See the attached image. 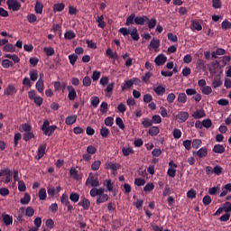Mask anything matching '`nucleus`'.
Returning a JSON list of instances; mask_svg holds the SVG:
<instances>
[{
	"label": "nucleus",
	"instance_id": "24",
	"mask_svg": "<svg viewBox=\"0 0 231 231\" xmlns=\"http://www.w3.org/2000/svg\"><path fill=\"white\" fill-rule=\"evenodd\" d=\"M223 86V81L221 80V78H215L212 81V88L214 89L217 88H221Z\"/></svg>",
	"mask_w": 231,
	"mask_h": 231
},
{
	"label": "nucleus",
	"instance_id": "34",
	"mask_svg": "<svg viewBox=\"0 0 231 231\" xmlns=\"http://www.w3.org/2000/svg\"><path fill=\"white\" fill-rule=\"evenodd\" d=\"M31 200H32V197L30 196V194L25 193L24 197L21 199L20 203L22 205H28V203H30Z\"/></svg>",
	"mask_w": 231,
	"mask_h": 231
},
{
	"label": "nucleus",
	"instance_id": "42",
	"mask_svg": "<svg viewBox=\"0 0 231 231\" xmlns=\"http://www.w3.org/2000/svg\"><path fill=\"white\" fill-rule=\"evenodd\" d=\"M64 37H65V39L71 41V39H75V37H76L75 32L68 31L65 32Z\"/></svg>",
	"mask_w": 231,
	"mask_h": 231
},
{
	"label": "nucleus",
	"instance_id": "54",
	"mask_svg": "<svg viewBox=\"0 0 231 231\" xmlns=\"http://www.w3.org/2000/svg\"><path fill=\"white\" fill-rule=\"evenodd\" d=\"M104 187H106L108 192H113V184L110 180H106L104 181Z\"/></svg>",
	"mask_w": 231,
	"mask_h": 231
},
{
	"label": "nucleus",
	"instance_id": "9",
	"mask_svg": "<svg viewBox=\"0 0 231 231\" xmlns=\"http://www.w3.org/2000/svg\"><path fill=\"white\" fill-rule=\"evenodd\" d=\"M136 79H133L127 81H125L123 85L121 86L122 91H127V89H131L133 86H134Z\"/></svg>",
	"mask_w": 231,
	"mask_h": 231
},
{
	"label": "nucleus",
	"instance_id": "5",
	"mask_svg": "<svg viewBox=\"0 0 231 231\" xmlns=\"http://www.w3.org/2000/svg\"><path fill=\"white\" fill-rule=\"evenodd\" d=\"M6 5L9 10H13V12H19L21 10V3L17 0H7Z\"/></svg>",
	"mask_w": 231,
	"mask_h": 231
},
{
	"label": "nucleus",
	"instance_id": "22",
	"mask_svg": "<svg viewBox=\"0 0 231 231\" xmlns=\"http://www.w3.org/2000/svg\"><path fill=\"white\" fill-rule=\"evenodd\" d=\"M136 14H132L126 18L125 26H131L135 23Z\"/></svg>",
	"mask_w": 231,
	"mask_h": 231
},
{
	"label": "nucleus",
	"instance_id": "37",
	"mask_svg": "<svg viewBox=\"0 0 231 231\" xmlns=\"http://www.w3.org/2000/svg\"><path fill=\"white\" fill-rule=\"evenodd\" d=\"M100 165H102V162L100 160H97L91 164V170L97 171L100 169Z\"/></svg>",
	"mask_w": 231,
	"mask_h": 231
},
{
	"label": "nucleus",
	"instance_id": "15",
	"mask_svg": "<svg viewBox=\"0 0 231 231\" xmlns=\"http://www.w3.org/2000/svg\"><path fill=\"white\" fill-rule=\"evenodd\" d=\"M67 88L69 90L68 97L69 100H75V98H77V91L75 90V88H73L72 86H68Z\"/></svg>",
	"mask_w": 231,
	"mask_h": 231
},
{
	"label": "nucleus",
	"instance_id": "23",
	"mask_svg": "<svg viewBox=\"0 0 231 231\" xmlns=\"http://www.w3.org/2000/svg\"><path fill=\"white\" fill-rule=\"evenodd\" d=\"M29 77H30L32 82H35V80H37V79H39V72L37 71V69H31L29 71Z\"/></svg>",
	"mask_w": 231,
	"mask_h": 231
},
{
	"label": "nucleus",
	"instance_id": "57",
	"mask_svg": "<svg viewBox=\"0 0 231 231\" xmlns=\"http://www.w3.org/2000/svg\"><path fill=\"white\" fill-rule=\"evenodd\" d=\"M222 30H230L231 23L228 20H225L222 22Z\"/></svg>",
	"mask_w": 231,
	"mask_h": 231
},
{
	"label": "nucleus",
	"instance_id": "26",
	"mask_svg": "<svg viewBox=\"0 0 231 231\" xmlns=\"http://www.w3.org/2000/svg\"><path fill=\"white\" fill-rule=\"evenodd\" d=\"M191 26L193 30H197V32H201V30H203V26H201V23L197 20L191 21Z\"/></svg>",
	"mask_w": 231,
	"mask_h": 231
},
{
	"label": "nucleus",
	"instance_id": "12",
	"mask_svg": "<svg viewBox=\"0 0 231 231\" xmlns=\"http://www.w3.org/2000/svg\"><path fill=\"white\" fill-rule=\"evenodd\" d=\"M60 190H61L60 186H58L56 188H54L53 186H51L48 188L47 192H48V195L51 196V198H53V196H55L56 194H59Z\"/></svg>",
	"mask_w": 231,
	"mask_h": 231
},
{
	"label": "nucleus",
	"instance_id": "6",
	"mask_svg": "<svg viewBox=\"0 0 231 231\" xmlns=\"http://www.w3.org/2000/svg\"><path fill=\"white\" fill-rule=\"evenodd\" d=\"M148 50L153 51L158 53V51H160V40L152 39L148 45Z\"/></svg>",
	"mask_w": 231,
	"mask_h": 231
},
{
	"label": "nucleus",
	"instance_id": "19",
	"mask_svg": "<svg viewBox=\"0 0 231 231\" xmlns=\"http://www.w3.org/2000/svg\"><path fill=\"white\" fill-rule=\"evenodd\" d=\"M213 152L217 154H223L225 152V146L223 144H215L213 147Z\"/></svg>",
	"mask_w": 231,
	"mask_h": 231
},
{
	"label": "nucleus",
	"instance_id": "29",
	"mask_svg": "<svg viewBox=\"0 0 231 231\" xmlns=\"http://www.w3.org/2000/svg\"><path fill=\"white\" fill-rule=\"evenodd\" d=\"M46 152V144H42L40 145V147L38 148V160H41V158H42V156H44Z\"/></svg>",
	"mask_w": 231,
	"mask_h": 231
},
{
	"label": "nucleus",
	"instance_id": "53",
	"mask_svg": "<svg viewBox=\"0 0 231 231\" xmlns=\"http://www.w3.org/2000/svg\"><path fill=\"white\" fill-rule=\"evenodd\" d=\"M172 134L175 140H180V138H181V130L175 128L172 132Z\"/></svg>",
	"mask_w": 231,
	"mask_h": 231
},
{
	"label": "nucleus",
	"instance_id": "44",
	"mask_svg": "<svg viewBox=\"0 0 231 231\" xmlns=\"http://www.w3.org/2000/svg\"><path fill=\"white\" fill-rule=\"evenodd\" d=\"M197 68L199 69H202V71H205L207 69V66H205V61L203 60H198Z\"/></svg>",
	"mask_w": 231,
	"mask_h": 231
},
{
	"label": "nucleus",
	"instance_id": "35",
	"mask_svg": "<svg viewBox=\"0 0 231 231\" xmlns=\"http://www.w3.org/2000/svg\"><path fill=\"white\" fill-rule=\"evenodd\" d=\"M65 7H66V5H64V3H58L53 5V11L54 12H62V10H64Z\"/></svg>",
	"mask_w": 231,
	"mask_h": 231
},
{
	"label": "nucleus",
	"instance_id": "46",
	"mask_svg": "<svg viewBox=\"0 0 231 231\" xmlns=\"http://www.w3.org/2000/svg\"><path fill=\"white\" fill-rule=\"evenodd\" d=\"M2 66L5 69H8V68H12V66H14V62L10 61V60H2Z\"/></svg>",
	"mask_w": 231,
	"mask_h": 231
},
{
	"label": "nucleus",
	"instance_id": "56",
	"mask_svg": "<svg viewBox=\"0 0 231 231\" xmlns=\"http://www.w3.org/2000/svg\"><path fill=\"white\" fill-rule=\"evenodd\" d=\"M70 201H73L74 203L79 202V199H80V196L78 193H71L69 195Z\"/></svg>",
	"mask_w": 231,
	"mask_h": 231
},
{
	"label": "nucleus",
	"instance_id": "52",
	"mask_svg": "<svg viewBox=\"0 0 231 231\" xmlns=\"http://www.w3.org/2000/svg\"><path fill=\"white\" fill-rule=\"evenodd\" d=\"M200 89L203 95H210L212 93V87L210 86L202 87Z\"/></svg>",
	"mask_w": 231,
	"mask_h": 231
},
{
	"label": "nucleus",
	"instance_id": "60",
	"mask_svg": "<svg viewBox=\"0 0 231 231\" xmlns=\"http://www.w3.org/2000/svg\"><path fill=\"white\" fill-rule=\"evenodd\" d=\"M97 152V148L93 145H88L87 147V153L88 154H90V155H93Z\"/></svg>",
	"mask_w": 231,
	"mask_h": 231
},
{
	"label": "nucleus",
	"instance_id": "64",
	"mask_svg": "<svg viewBox=\"0 0 231 231\" xmlns=\"http://www.w3.org/2000/svg\"><path fill=\"white\" fill-rule=\"evenodd\" d=\"M100 112L102 115H105V113H107V103L106 102H102L100 105Z\"/></svg>",
	"mask_w": 231,
	"mask_h": 231
},
{
	"label": "nucleus",
	"instance_id": "43",
	"mask_svg": "<svg viewBox=\"0 0 231 231\" xmlns=\"http://www.w3.org/2000/svg\"><path fill=\"white\" fill-rule=\"evenodd\" d=\"M91 106L94 107H98V104H100V98L98 97H92L90 98Z\"/></svg>",
	"mask_w": 231,
	"mask_h": 231
},
{
	"label": "nucleus",
	"instance_id": "13",
	"mask_svg": "<svg viewBox=\"0 0 231 231\" xmlns=\"http://www.w3.org/2000/svg\"><path fill=\"white\" fill-rule=\"evenodd\" d=\"M177 120H180V122H187L189 120V112H179V114L175 116Z\"/></svg>",
	"mask_w": 231,
	"mask_h": 231
},
{
	"label": "nucleus",
	"instance_id": "61",
	"mask_svg": "<svg viewBox=\"0 0 231 231\" xmlns=\"http://www.w3.org/2000/svg\"><path fill=\"white\" fill-rule=\"evenodd\" d=\"M152 124H162V116L160 115L152 116Z\"/></svg>",
	"mask_w": 231,
	"mask_h": 231
},
{
	"label": "nucleus",
	"instance_id": "27",
	"mask_svg": "<svg viewBox=\"0 0 231 231\" xmlns=\"http://www.w3.org/2000/svg\"><path fill=\"white\" fill-rule=\"evenodd\" d=\"M38 197L41 201L46 200V198H48V194L46 193V189L42 188L38 192Z\"/></svg>",
	"mask_w": 231,
	"mask_h": 231
},
{
	"label": "nucleus",
	"instance_id": "62",
	"mask_svg": "<svg viewBox=\"0 0 231 231\" xmlns=\"http://www.w3.org/2000/svg\"><path fill=\"white\" fill-rule=\"evenodd\" d=\"M167 37L171 42H178V36L174 35L172 32H168Z\"/></svg>",
	"mask_w": 231,
	"mask_h": 231
},
{
	"label": "nucleus",
	"instance_id": "1",
	"mask_svg": "<svg viewBox=\"0 0 231 231\" xmlns=\"http://www.w3.org/2000/svg\"><path fill=\"white\" fill-rule=\"evenodd\" d=\"M106 189L104 188H93L90 189V196L92 198H97V205H100V203H106V201H107V199H109V196L106 193Z\"/></svg>",
	"mask_w": 231,
	"mask_h": 231
},
{
	"label": "nucleus",
	"instance_id": "16",
	"mask_svg": "<svg viewBox=\"0 0 231 231\" xmlns=\"http://www.w3.org/2000/svg\"><path fill=\"white\" fill-rule=\"evenodd\" d=\"M149 21V17L143 15V16H135V24H140L141 26H143L145 23Z\"/></svg>",
	"mask_w": 231,
	"mask_h": 231
},
{
	"label": "nucleus",
	"instance_id": "39",
	"mask_svg": "<svg viewBox=\"0 0 231 231\" xmlns=\"http://www.w3.org/2000/svg\"><path fill=\"white\" fill-rule=\"evenodd\" d=\"M202 125L206 129H210V127H212V120L210 118L204 119L202 121Z\"/></svg>",
	"mask_w": 231,
	"mask_h": 231
},
{
	"label": "nucleus",
	"instance_id": "55",
	"mask_svg": "<svg viewBox=\"0 0 231 231\" xmlns=\"http://www.w3.org/2000/svg\"><path fill=\"white\" fill-rule=\"evenodd\" d=\"M197 192L195 191L194 189H191L190 190H189L187 192V198H189V199H194L197 196Z\"/></svg>",
	"mask_w": 231,
	"mask_h": 231
},
{
	"label": "nucleus",
	"instance_id": "58",
	"mask_svg": "<svg viewBox=\"0 0 231 231\" xmlns=\"http://www.w3.org/2000/svg\"><path fill=\"white\" fill-rule=\"evenodd\" d=\"M134 185H136V187H143V185H145V180L143 179L137 178L134 180Z\"/></svg>",
	"mask_w": 231,
	"mask_h": 231
},
{
	"label": "nucleus",
	"instance_id": "48",
	"mask_svg": "<svg viewBox=\"0 0 231 231\" xmlns=\"http://www.w3.org/2000/svg\"><path fill=\"white\" fill-rule=\"evenodd\" d=\"M226 53V51L225 49L218 48L216 50L215 52L212 53V57L216 59V55H225Z\"/></svg>",
	"mask_w": 231,
	"mask_h": 231
},
{
	"label": "nucleus",
	"instance_id": "49",
	"mask_svg": "<svg viewBox=\"0 0 231 231\" xmlns=\"http://www.w3.org/2000/svg\"><path fill=\"white\" fill-rule=\"evenodd\" d=\"M144 192H152V190H154V183L149 182L147 183L143 188Z\"/></svg>",
	"mask_w": 231,
	"mask_h": 231
},
{
	"label": "nucleus",
	"instance_id": "33",
	"mask_svg": "<svg viewBox=\"0 0 231 231\" xmlns=\"http://www.w3.org/2000/svg\"><path fill=\"white\" fill-rule=\"evenodd\" d=\"M97 23H98V28H106V22H104V15L97 16L96 19Z\"/></svg>",
	"mask_w": 231,
	"mask_h": 231
},
{
	"label": "nucleus",
	"instance_id": "4",
	"mask_svg": "<svg viewBox=\"0 0 231 231\" xmlns=\"http://www.w3.org/2000/svg\"><path fill=\"white\" fill-rule=\"evenodd\" d=\"M57 130V125H53L50 126V121L45 120L42 126V131H43V134L45 136H51L52 133H55Z\"/></svg>",
	"mask_w": 231,
	"mask_h": 231
},
{
	"label": "nucleus",
	"instance_id": "10",
	"mask_svg": "<svg viewBox=\"0 0 231 231\" xmlns=\"http://www.w3.org/2000/svg\"><path fill=\"white\" fill-rule=\"evenodd\" d=\"M156 66H163L167 62V56L164 54H159L154 60Z\"/></svg>",
	"mask_w": 231,
	"mask_h": 231
},
{
	"label": "nucleus",
	"instance_id": "11",
	"mask_svg": "<svg viewBox=\"0 0 231 231\" xmlns=\"http://www.w3.org/2000/svg\"><path fill=\"white\" fill-rule=\"evenodd\" d=\"M69 174L73 180H76L77 181L82 180V173H79V171L75 168H71L69 171Z\"/></svg>",
	"mask_w": 231,
	"mask_h": 231
},
{
	"label": "nucleus",
	"instance_id": "28",
	"mask_svg": "<svg viewBox=\"0 0 231 231\" xmlns=\"http://www.w3.org/2000/svg\"><path fill=\"white\" fill-rule=\"evenodd\" d=\"M106 169H110L111 171H118L120 169V164L113 163V162H106Z\"/></svg>",
	"mask_w": 231,
	"mask_h": 231
},
{
	"label": "nucleus",
	"instance_id": "17",
	"mask_svg": "<svg viewBox=\"0 0 231 231\" xmlns=\"http://www.w3.org/2000/svg\"><path fill=\"white\" fill-rule=\"evenodd\" d=\"M36 89L39 93H43L44 91V81H42V77H40L36 82Z\"/></svg>",
	"mask_w": 231,
	"mask_h": 231
},
{
	"label": "nucleus",
	"instance_id": "51",
	"mask_svg": "<svg viewBox=\"0 0 231 231\" xmlns=\"http://www.w3.org/2000/svg\"><path fill=\"white\" fill-rule=\"evenodd\" d=\"M23 84L25 86V88H32L33 83L32 82L31 79L28 77L23 78Z\"/></svg>",
	"mask_w": 231,
	"mask_h": 231
},
{
	"label": "nucleus",
	"instance_id": "45",
	"mask_svg": "<svg viewBox=\"0 0 231 231\" xmlns=\"http://www.w3.org/2000/svg\"><path fill=\"white\" fill-rule=\"evenodd\" d=\"M203 142H201V139H194L192 142V147L193 149H199L201 147Z\"/></svg>",
	"mask_w": 231,
	"mask_h": 231
},
{
	"label": "nucleus",
	"instance_id": "8",
	"mask_svg": "<svg viewBox=\"0 0 231 231\" xmlns=\"http://www.w3.org/2000/svg\"><path fill=\"white\" fill-rule=\"evenodd\" d=\"M191 116L196 120H199L201 118H205L207 116V114H205V110L198 109L192 113Z\"/></svg>",
	"mask_w": 231,
	"mask_h": 231
},
{
	"label": "nucleus",
	"instance_id": "50",
	"mask_svg": "<svg viewBox=\"0 0 231 231\" xmlns=\"http://www.w3.org/2000/svg\"><path fill=\"white\" fill-rule=\"evenodd\" d=\"M113 124H115V119L111 116H108L105 119V125L107 127H113Z\"/></svg>",
	"mask_w": 231,
	"mask_h": 231
},
{
	"label": "nucleus",
	"instance_id": "7",
	"mask_svg": "<svg viewBox=\"0 0 231 231\" xmlns=\"http://www.w3.org/2000/svg\"><path fill=\"white\" fill-rule=\"evenodd\" d=\"M2 219H3L5 226H10V225H12L14 223V217H12L6 213L2 214Z\"/></svg>",
	"mask_w": 231,
	"mask_h": 231
},
{
	"label": "nucleus",
	"instance_id": "36",
	"mask_svg": "<svg viewBox=\"0 0 231 231\" xmlns=\"http://www.w3.org/2000/svg\"><path fill=\"white\" fill-rule=\"evenodd\" d=\"M177 100L180 104H185L187 102V94L186 93H180L178 95Z\"/></svg>",
	"mask_w": 231,
	"mask_h": 231
},
{
	"label": "nucleus",
	"instance_id": "21",
	"mask_svg": "<svg viewBox=\"0 0 231 231\" xmlns=\"http://www.w3.org/2000/svg\"><path fill=\"white\" fill-rule=\"evenodd\" d=\"M75 122H77L76 115L68 116L65 120V124H67V125H73V124H75Z\"/></svg>",
	"mask_w": 231,
	"mask_h": 231
},
{
	"label": "nucleus",
	"instance_id": "32",
	"mask_svg": "<svg viewBox=\"0 0 231 231\" xmlns=\"http://www.w3.org/2000/svg\"><path fill=\"white\" fill-rule=\"evenodd\" d=\"M149 134H151V136H158V134H160V128L158 126H152L149 129Z\"/></svg>",
	"mask_w": 231,
	"mask_h": 231
},
{
	"label": "nucleus",
	"instance_id": "40",
	"mask_svg": "<svg viewBox=\"0 0 231 231\" xmlns=\"http://www.w3.org/2000/svg\"><path fill=\"white\" fill-rule=\"evenodd\" d=\"M100 134L102 138H107L109 136V130L106 126H102L100 129Z\"/></svg>",
	"mask_w": 231,
	"mask_h": 231
},
{
	"label": "nucleus",
	"instance_id": "30",
	"mask_svg": "<svg viewBox=\"0 0 231 231\" xmlns=\"http://www.w3.org/2000/svg\"><path fill=\"white\" fill-rule=\"evenodd\" d=\"M4 93L5 95H15V86L8 85Z\"/></svg>",
	"mask_w": 231,
	"mask_h": 231
},
{
	"label": "nucleus",
	"instance_id": "25",
	"mask_svg": "<svg viewBox=\"0 0 231 231\" xmlns=\"http://www.w3.org/2000/svg\"><path fill=\"white\" fill-rule=\"evenodd\" d=\"M80 207H83L84 210H88L91 205L89 199H82L81 201L79 203Z\"/></svg>",
	"mask_w": 231,
	"mask_h": 231
},
{
	"label": "nucleus",
	"instance_id": "31",
	"mask_svg": "<svg viewBox=\"0 0 231 231\" xmlns=\"http://www.w3.org/2000/svg\"><path fill=\"white\" fill-rule=\"evenodd\" d=\"M43 8H44V5L41 4V2L37 1L34 6L35 14H42Z\"/></svg>",
	"mask_w": 231,
	"mask_h": 231
},
{
	"label": "nucleus",
	"instance_id": "2",
	"mask_svg": "<svg viewBox=\"0 0 231 231\" xmlns=\"http://www.w3.org/2000/svg\"><path fill=\"white\" fill-rule=\"evenodd\" d=\"M119 33H122L124 37L131 35L133 41H140V34L138 33V29H136V27H131L130 29L122 27L119 29Z\"/></svg>",
	"mask_w": 231,
	"mask_h": 231
},
{
	"label": "nucleus",
	"instance_id": "41",
	"mask_svg": "<svg viewBox=\"0 0 231 231\" xmlns=\"http://www.w3.org/2000/svg\"><path fill=\"white\" fill-rule=\"evenodd\" d=\"M27 21L31 24H33V23H37V15H35L34 14H29L27 15Z\"/></svg>",
	"mask_w": 231,
	"mask_h": 231
},
{
	"label": "nucleus",
	"instance_id": "14",
	"mask_svg": "<svg viewBox=\"0 0 231 231\" xmlns=\"http://www.w3.org/2000/svg\"><path fill=\"white\" fill-rule=\"evenodd\" d=\"M153 91H154V93H156V95H158V97H163V95L165 93V86L159 85V86L153 88Z\"/></svg>",
	"mask_w": 231,
	"mask_h": 231
},
{
	"label": "nucleus",
	"instance_id": "3",
	"mask_svg": "<svg viewBox=\"0 0 231 231\" xmlns=\"http://www.w3.org/2000/svg\"><path fill=\"white\" fill-rule=\"evenodd\" d=\"M85 185L86 187H94V189H97V187H100V181L98 180V174L90 172L85 182Z\"/></svg>",
	"mask_w": 231,
	"mask_h": 231
},
{
	"label": "nucleus",
	"instance_id": "59",
	"mask_svg": "<svg viewBox=\"0 0 231 231\" xmlns=\"http://www.w3.org/2000/svg\"><path fill=\"white\" fill-rule=\"evenodd\" d=\"M83 86H85V88H89V86H91V78H89V76H86L83 79Z\"/></svg>",
	"mask_w": 231,
	"mask_h": 231
},
{
	"label": "nucleus",
	"instance_id": "18",
	"mask_svg": "<svg viewBox=\"0 0 231 231\" xmlns=\"http://www.w3.org/2000/svg\"><path fill=\"white\" fill-rule=\"evenodd\" d=\"M196 154L199 158H205L207 157V154H208V149H207V147H202L196 152Z\"/></svg>",
	"mask_w": 231,
	"mask_h": 231
},
{
	"label": "nucleus",
	"instance_id": "47",
	"mask_svg": "<svg viewBox=\"0 0 231 231\" xmlns=\"http://www.w3.org/2000/svg\"><path fill=\"white\" fill-rule=\"evenodd\" d=\"M156 18H152L151 20L148 19V28L150 30H154V28L156 27Z\"/></svg>",
	"mask_w": 231,
	"mask_h": 231
},
{
	"label": "nucleus",
	"instance_id": "63",
	"mask_svg": "<svg viewBox=\"0 0 231 231\" xmlns=\"http://www.w3.org/2000/svg\"><path fill=\"white\" fill-rule=\"evenodd\" d=\"M142 125H143V127H151V125H152V120L149 118H144L142 122Z\"/></svg>",
	"mask_w": 231,
	"mask_h": 231
},
{
	"label": "nucleus",
	"instance_id": "38",
	"mask_svg": "<svg viewBox=\"0 0 231 231\" xmlns=\"http://www.w3.org/2000/svg\"><path fill=\"white\" fill-rule=\"evenodd\" d=\"M43 51L46 53L47 57H51L55 55V50L53 49V47H45Z\"/></svg>",
	"mask_w": 231,
	"mask_h": 231
},
{
	"label": "nucleus",
	"instance_id": "20",
	"mask_svg": "<svg viewBox=\"0 0 231 231\" xmlns=\"http://www.w3.org/2000/svg\"><path fill=\"white\" fill-rule=\"evenodd\" d=\"M122 153L124 156H130V154H134V150L131 146L123 147Z\"/></svg>",
	"mask_w": 231,
	"mask_h": 231
}]
</instances>
